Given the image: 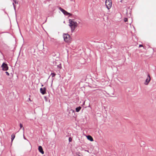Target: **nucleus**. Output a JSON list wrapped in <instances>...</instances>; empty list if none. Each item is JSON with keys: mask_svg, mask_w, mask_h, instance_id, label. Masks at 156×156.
Wrapping results in <instances>:
<instances>
[{"mask_svg": "<svg viewBox=\"0 0 156 156\" xmlns=\"http://www.w3.org/2000/svg\"><path fill=\"white\" fill-rule=\"evenodd\" d=\"M69 25L71 28V31L73 32L77 26L78 24L74 20L71 19L69 20Z\"/></svg>", "mask_w": 156, "mask_h": 156, "instance_id": "f257e3e1", "label": "nucleus"}, {"mask_svg": "<svg viewBox=\"0 0 156 156\" xmlns=\"http://www.w3.org/2000/svg\"><path fill=\"white\" fill-rule=\"evenodd\" d=\"M63 36L64 39L66 42H68L70 40V37L68 34H63Z\"/></svg>", "mask_w": 156, "mask_h": 156, "instance_id": "f03ea898", "label": "nucleus"}, {"mask_svg": "<svg viewBox=\"0 0 156 156\" xmlns=\"http://www.w3.org/2000/svg\"><path fill=\"white\" fill-rule=\"evenodd\" d=\"M105 5L107 8L109 9L111 8L112 5L111 0H106L105 1Z\"/></svg>", "mask_w": 156, "mask_h": 156, "instance_id": "7ed1b4c3", "label": "nucleus"}, {"mask_svg": "<svg viewBox=\"0 0 156 156\" xmlns=\"http://www.w3.org/2000/svg\"><path fill=\"white\" fill-rule=\"evenodd\" d=\"M59 9L65 15H69V16L72 15V14L67 12L66 11L62 8L61 7H59Z\"/></svg>", "mask_w": 156, "mask_h": 156, "instance_id": "20e7f679", "label": "nucleus"}, {"mask_svg": "<svg viewBox=\"0 0 156 156\" xmlns=\"http://www.w3.org/2000/svg\"><path fill=\"white\" fill-rule=\"evenodd\" d=\"M1 67L3 70L7 71L8 69V67L7 65L4 62L2 63Z\"/></svg>", "mask_w": 156, "mask_h": 156, "instance_id": "39448f33", "label": "nucleus"}, {"mask_svg": "<svg viewBox=\"0 0 156 156\" xmlns=\"http://www.w3.org/2000/svg\"><path fill=\"white\" fill-rule=\"evenodd\" d=\"M151 80V77L150 76V75L149 74H148L147 75V78L145 80V81L144 83V84L145 85H147L150 82V81Z\"/></svg>", "mask_w": 156, "mask_h": 156, "instance_id": "423d86ee", "label": "nucleus"}, {"mask_svg": "<svg viewBox=\"0 0 156 156\" xmlns=\"http://www.w3.org/2000/svg\"><path fill=\"white\" fill-rule=\"evenodd\" d=\"M46 88L45 87L41 88L40 89V92L43 94L44 95L46 94Z\"/></svg>", "mask_w": 156, "mask_h": 156, "instance_id": "0eeeda50", "label": "nucleus"}, {"mask_svg": "<svg viewBox=\"0 0 156 156\" xmlns=\"http://www.w3.org/2000/svg\"><path fill=\"white\" fill-rule=\"evenodd\" d=\"M38 150L42 154H44V152L43 151L42 148L41 146H39L38 147Z\"/></svg>", "mask_w": 156, "mask_h": 156, "instance_id": "6e6552de", "label": "nucleus"}, {"mask_svg": "<svg viewBox=\"0 0 156 156\" xmlns=\"http://www.w3.org/2000/svg\"><path fill=\"white\" fill-rule=\"evenodd\" d=\"M87 139L90 141H93V139L92 136L89 135L87 136Z\"/></svg>", "mask_w": 156, "mask_h": 156, "instance_id": "1a4fd4ad", "label": "nucleus"}, {"mask_svg": "<svg viewBox=\"0 0 156 156\" xmlns=\"http://www.w3.org/2000/svg\"><path fill=\"white\" fill-rule=\"evenodd\" d=\"M81 108L80 106H79V107L76 108V111L77 112H78L80 111Z\"/></svg>", "mask_w": 156, "mask_h": 156, "instance_id": "9d476101", "label": "nucleus"}, {"mask_svg": "<svg viewBox=\"0 0 156 156\" xmlns=\"http://www.w3.org/2000/svg\"><path fill=\"white\" fill-rule=\"evenodd\" d=\"M15 137V135L14 134H12V141Z\"/></svg>", "mask_w": 156, "mask_h": 156, "instance_id": "9b49d317", "label": "nucleus"}, {"mask_svg": "<svg viewBox=\"0 0 156 156\" xmlns=\"http://www.w3.org/2000/svg\"><path fill=\"white\" fill-rule=\"evenodd\" d=\"M56 75V74L55 73H51L50 76H51L52 77H54Z\"/></svg>", "mask_w": 156, "mask_h": 156, "instance_id": "f8f14e48", "label": "nucleus"}, {"mask_svg": "<svg viewBox=\"0 0 156 156\" xmlns=\"http://www.w3.org/2000/svg\"><path fill=\"white\" fill-rule=\"evenodd\" d=\"M57 67L59 68V69H61V64H59V65H58L57 66Z\"/></svg>", "mask_w": 156, "mask_h": 156, "instance_id": "ddd939ff", "label": "nucleus"}, {"mask_svg": "<svg viewBox=\"0 0 156 156\" xmlns=\"http://www.w3.org/2000/svg\"><path fill=\"white\" fill-rule=\"evenodd\" d=\"M20 129L23 127V125L21 123L20 124Z\"/></svg>", "mask_w": 156, "mask_h": 156, "instance_id": "4468645a", "label": "nucleus"}, {"mask_svg": "<svg viewBox=\"0 0 156 156\" xmlns=\"http://www.w3.org/2000/svg\"><path fill=\"white\" fill-rule=\"evenodd\" d=\"M124 21L125 22H126L128 21V19L127 18H125L124 19Z\"/></svg>", "mask_w": 156, "mask_h": 156, "instance_id": "2eb2a0df", "label": "nucleus"}, {"mask_svg": "<svg viewBox=\"0 0 156 156\" xmlns=\"http://www.w3.org/2000/svg\"><path fill=\"white\" fill-rule=\"evenodd\" d=\"M72 138L71 137H69V141L70 142L72 141Z\"/></svg>", "mask_w": 156, "mask_h": 156, "instance_id": "dca6fc26", "label": "nucleus"}, {"mask_svg": "<svg viewBox=\"0 0 156 156\" xmlns=\"http://www.w3.org/2000/svg\"><path fill=\"white\" fill-rule=\"evenodd\" d=\"M5 73H6V74L7 76H9V73L8 72H5Z\"/></svg>", "mask_w": 156, "mask_h": 156, "instance_id": "f3484780", "label": "nucleus"}, {"mask_svg": "<svg viewBox=\"0 0 156 156\" xmlns=\"http://www.w3.org/2000/svg\"><path fill=\"white\" fill-rule=\"evenodd\" d=\"M69 112H74V111L72 109H71V110H70Z\"/></svg>", "mask_w": 156, "mask_h": 156, "instance_id": "a211bd4d", "label": "nucleus"}, {"mask_svg": "<svg viewBox=\"0 0 156 156\" xmlns=\"http://www.w3.org/2000/svg\"><path fill=\"white\" fill-rule=\"evenodd\" d=\"M14 2L15 3H17V2H16V0H13Z\"/></svg>", "mask_w": 156, "mask_h": 156, "instance_id": "6ab92c4d", "label": "nucleus"}, {"mask_svg": "<svg viewBox=\"0 0 156 156\" xmlns=\"http://www.w3.org/2000/svg\"><path fill=\"white\" fill-rule=\"evenodd\" d=\"M13 5V6H14V9H15V5H14V3H13V4H12Z\"/></svg>", "mask_w": 156, "mask_h": 156, "instance_id": "aec40b11", "label": "nucleus"}, {"mask_svg": "<svg viewBox=\"0 0 156 156\" xmlns=\"http://www.w3.org/2000/svg\"><path fill=\"white\" fill-rule=\"evenodd\" d=\"M139 47H143V45H141V44H140L139 45Z\"/></svg>", "mask_w": 156, "mask_h": 156, "instance_id": "412c9836", "label": "nucleus"}, {"mask_svg": "<svg viewBox=\"0 0 156 156\" xmlns=\"http://www.w3.org/2000/svg\"><path fill=\"white\" fill-rule=\"evenodd\" d=\"M23 131H24V127H23Z\"/></svg>", "mask_w": 156, "mask_h": 156, "instance_id": "4be33fe9", "label": "nucleus"}, {"mask_svg": "<svg viewBox=\"0 0 156 156\" xmlns=\"http://www.w3.org/2000/svg\"><path fill=\"white\" fill-rule=\"evenodd\" d=\"M24 139H26L25 138V137L24 136Z\"/></svg>", "mask_w": 156, "mask_h": 156, "instance_id": "5701e85b", "label": "nucleus"}]
</instances>
